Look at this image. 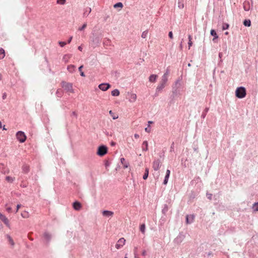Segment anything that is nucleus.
Instances as JSON below:
<instances>
[{"label": "nucleus", "instance_id": "44", "mask_svg": "<svg viewBox=\"0 0 258 258\" xmlns=\"http://www.w3.org/2000/svg\"><path fill=\"white\" fill-rule=\"evenodd\" d=\"M145 132H146L147 133H150L151 129L149 128V126H148L147 127L145 128Z\"/></svg>", "mask_w": 258, "mask_h": 258}, {"label": "nucleus", "instance_id": "26", "mask_svg": "<svg viewBox=\"0 0 258 258\" xmlns=\"http://www.w3.org/2000/svg\"><path fill=\"white\" fill-rule=\"evenodd\" d=\"M243 24L245 26L249 27L251 25V22L249 20H245L243 22Z\"/></svg>", "mask_w": 258, "mask_h": 258}, {"label": "nucleus", "instance_id": "18", "mask_svg": "<svg viewBox=\"0 0 258 258\" xmlns=\"http://www.w3.org/2000/svg\"><path fill=\"white\" fill-rule=\"evenodd\" d=\"M148 144L147 141H144L142 144V150L143 151H147L148 150Z\"/></svg>", "mask_w": 258, "mask_h": 258}, {"label": "nucleus", "instance_id": "53", "mask_svg": "<svg viewBox=\"0 0 258 258\" xmlns=\"http://www.w3.org/2000/svg\"><path fill=\"white\" fill-rule=\"evenodd\" d=\"M148 123L149 124L148 126H150V124L153 123V122L152 121H148Z\"/></svg>", "mask_w": 258, "mask_h": 258}, {"label": "nucleus", "instance_id": "37", "mask_svg": "<svg viewBox=\"0 0 258 258\" xmlns=\"http://www.w3.org/2000/svg\"><path fill=\"white\" fill-rule=\"evenodd\" d=\"M148 35V32L147 31H144L142 34V37L143 38H145L147 37Z\"/></svg>", "mask_w": 258, "mask_h": 258}, {"label": "nucleus", "instance_id": "8", "mask_svg": "<svg viewBox=\"0 0 258 258\" xmlns=\"http://www.w3.org/2000/svg\"><path fill=\"white\" fill-rule=\"evenodd\" d=\"M160 165L161 162L160 160L157 159L153 162L152 167L154 170L157 171L160 168Z\"/></svg>", "mask_w": 258, "mask_h": 258}, {"label": "nucleus", "instance_id": "42", "mask_svg": "<svg viewBox=\"0 0 258 258\" xmlns=\"http://www.w3.org/2000/svg\"><path fill=\"white\" fill-rule=\"evenodd\" d=\"M58 43L61 47H63L66 44V42L63 41H59Z\"/></svg>", "mask_w": 258, "mask_h": 258}, {"label": "nucleus", "instance_id": "3", "mask_svg": "<svg viewBox=\"0 0 258 258\" xmlns=\"http://www.w3.org/2000/svg\"><path fill=\"white\" fill-rule=\"evenodd\" d=\"M61 86L63 89L69 93H74L73 89V85L71 83L63 82L61 84Z\"/></svg>", "mask_w": 258, "mask_h": 258}, {"label": "nucleus", "instance_id": "61", "mask_svg": "<svg viewBox=\"0 0 258 258\" xmlns=\"http://www.w3.org/2000/svg\"><path fill=\"white\" fill-rule=\"evenodd\" d=\"M221 55H222L221 53H219V57H221Z\"/></svg>", "mask_w": 258, "mask_h": 258}, {"label": "nucleus", "instance_id": "19", "mask_svg": "<svg viewBox=\"0 0 258 258\" xmlns=\"http://www.w3.org/2000/svg\"><path fill=\"white\" fill-rule=\"evenodd\" d=\"M157 76L156 75H152L150 76L149 80L151 82H155L157 79Z\"/></svg>", "mask_w": 258, "mask_h": 258}, {"label": "nucleus", "instance_id": "23", "mask_svg": "<svg viewBox=\"0 0 258 258\" xmlns=\"http://www.w3.org/2000/svg\"><path fill=\"white\" fill-rule=\"evenodd\" d=\"M92 42L94 44L98 45L99 43H100V39L99 37H96L95 38H92Z\"/></svg>", "mask_w": 258, "mask_h": 258}, {"label": "nucleus", "instance_id": "59", "mask_svg": "<svg viewBox=\"0 0 258 258\" xmlns=\"http://www.w3.org/2000/svg\"><path fill=\"white\" fill-rule=\"evenodd\" d=\"M3 128L4 130H7V128L5 127V126H4Z\"/></svg>", "mask_w": 258, "mask_h": 258}, {"label": "nucleus", "instance_id": "25", "mask_svg": "<svg viewBox=\"0 0 258 258\" xmlns=\"http://www.w3.org/2000/svg\"><path fill=\"white\" fill-rule=\"evenodd\" d=\"M148 175H149V169L148 168H146L145 169V173L143 177V179L145 180L148 177Z\"/></svg>", "mask_w": 258, "mask_h": 258}, {"label": "nucleus", "instance_id": "27", "mask_svg": "<svg viewBox=\"0 0 258 258\" xmlns=\"http://www.w3.org/2000/svg\"><path fill=\"white\" fill-rule=\"evenodd\" d=\"M183 0H178V7L179 9H182L184 7V5L183 3Z\"/></svg>", "mask_w": 258, "mask_h": 258}, {"label": "nucleus", "instance_id": "15", "mask_svg": "<svg viewBox=\"0 0 258 258\" xmlns=\"http://www.w3.org/2000/svg\"><path fill=\"white\" fill-rule=\"evenodd\" d=\"M243 9L246 11H248L250 9V4L249 2L245 1L244 2Z\"/></svg>", "mask_w": 258, "mask_h": 258}, {"label": "nucleus", "instance_id": "58", "mask_svg": "<svg viewBox=\"0 0 258 258\" xmlns=\"http://www.w3.org/2000/svg\"><path fill=\"white\" fill-rule=\"evenodd\" d=\"M2 127V123L1 122V121H0V128H1Z\"/></svg>", "mask_w": 258, "mask_h": 258}, {"label": "nucleus", "instance_id": "40", "mask_svg": "<svg viewBox=\"0 0 258 258\" xmlns=\"http://www.w3.org/2000/svg\"><path fill=\"white\" fill-rule=\"evenodd\" d=\"M87 27V24L85 23L81 28H79V30H83Z\"/></svg>", "mask_w": 258, "mask_h": 258}, {"label": "nucleus", "instance_id": "29", "mask_svg": "<svg viewBox=\"0 0 258 258\" xmlns=\"http://www.w3.org/2000/svg\"><path fill=\"white\" fill-rule=\"evenodd\" d=\"M109 113L112 117L113 119H116L118 117V115L115 114L111 110L109 111Z\"/></svg>", "mask_w": 258, "mask_h": 258}, {"label": "nucleus", "instance_id": "1", "mask_svg": "<svg viewBox=\"0 0 258 258\" xmlns=\"http://www.w3.org/2000/svg\"><path fill=\"white\" fill-rule=\"evenodd\" d=\"M169 74V71L167 70L162 77L161 82L156 88V91L160 92L165 87V84L168 80V76Z\"/></svg>", "mask_w": 258, "mask_h": 258}, {"label": "nucleus", "instance_id": "43", "mask_svg": "<svg viewBox=\"0 0 258 258\" xmlns=\"http://www.w3.org/2000/svg\"><path fill=\"white\" fill-rule=\"evenodd\" d=\"M7 97V94L6 92H4L3 93V95H2V99L3 100H5L6 99Z\"/></svg>", "mask_w": 258, "mask_h": 258}, {"label": "nucleus", "instance_id": "11", "mask_svg": "<svg viewBox=\"0 0 258 258\" xmlns=\"http://www.w3.org/2000/svg\"><path fill=\"white\" fill-rule=\"evenodd\" d=\"M195 216L194 215H188L186 217V223L190 224L194 222Z\"/></svg>", "mask_w": 258, "mask_h": 258}, {"label": "nucleus", "instance_id": "6", "mask_svg": "<svg viewBox=\"0 0 258 258\" xmlns=\"http://www.w3.org/2000/svg\"><path fill=\"white\" fill-rule=\"evenodd\" d=\"M125 239L124 238H120L117 243L115 245V247L116 249H119L121 248L125 244Z\"/></svg>", "mask_w": 258, "mask_h": 258}, {"label": "nucleus", "instance_id": "24", "mask_svg": "<svg viewBox=\"0 0 258 258\" xmlns=\"http://www.w3.org/2000/svg\"><path fill=\"white\" fill-rule=\"evenodd\" d=\"M111 95L113 96H118L119 95V91L118 89H115L111 92Z\"/></svg>", "mask_w": 258, "mask_h": 258}, {"label": "nucleus", "instance_id": "10", "mask_svg": "<svg viewBox=\"0 0 258 258\" xmlns=\"http://www.w3.org/2000/svg\"><path fill=\"white\" fill-rule=\"evenodd\" d=\"M128 101L131 102L133 103L135 102L137 100V95L135 93H128Z\"/></svg>", "mask_w": 258, "mask_h": 258}, {"label": "nucleus", "instance_id": "57", "mask_svg": "<svg viewBox=\"0 0 258 258\" xmlns=\"http://www.w3.org/2000/svg\"><path fill=\"white\" fill-rule=\"evenodd\" d=\"M146 254V251H144L143 252V255H145Z\"/></svg>", "mask_w": 258, "mask_h": 258}, {"label": "nucleus", "instance_id": "30", "mask_svg": "<svg viewBox=\"0 0 258 258\" xmlns=\"http://www.w3.org/2000/svg\"><path fill=\"white\" fill-rule=\"evenodd\" d=\"M74 70L75 66L74 65H70L68 67V70L71 73L73 72Z\"/></svg>", "mask_w": 258, "mask_h": 258}, {"label": "nucleus", "instance_id": "33", "mask_svg": "<svg viewBox=\"0 0 258 258\" xmlns=\"http://www.w3.org/2000/svg\"><path fill=\"white\" fill-rule=\"evenodd\" d=\"M168 206L166 205H165L164 206V208L162 209V213L163 214H165L168 211Z\"/></svg>", "mask_w": 258, "mask_h": 258}, {"label": "nucleus", "instance_id": "51", "mask_svg": "<svg viewBox=\"0 0 258 258\" xmlns=\"http://www.w3.org/2000/svg\"><path fill=\"white\" fill-rule=\"evenodd\" d=\"M7 211L8 212H11V210H12V209L10 207H8L7 208Z\"/></svg>", "mask_w": 258, "mask_h": 258}, {"label": "nucleus", "instance_id": "48", "mask_svg": "<svg viewBox=\"0 0 258 258\" xmlns=\"http://www.w3.org/2000/svg\"><path fill=\"white\" fill-rule=\"evenodd\" d=\"M21 207V205H20V204L17 205L16 212H18V211L19 210V209Z\"/></svg>", "mask_w": 258, "mask_h": 258}, {"label": "nucleus", "instance_id": "64", "mask_svg": "<svg viewBox=\"0 0 258 258\" xmlns=\"http://www.w3.org/2000/svg\"><path fill=\"white\" fill-rule=\"evenodd\" d=\"M124 258H128L126 255L125 256Z\"/></svg>", "mask_w": 258, "mask_h": 258}, {"label": "nucleus", "instance_id": "55", "mask_svg": "<svg viewBox=\"0 0 258 258\" xmlns=\"http://www.w3.org/2000/svg\"><path fill=\"white\" fill-rule=\"evenodd\" d=\"M78 49L80 51H82V47L81 46H79L78 47Z\"/></svg>", "mask_w": 258, "mask_h": 258}, {"label": "nucleus", "instance_id": "41", "mask_svg": "<svg viewBox=\"0 0 258 258\" xmlns=\"http://www.w3.org/2000/svg\"><path fill=\"white\" fill-rule=\"evenodd\" d=\"M229 28V25L228 24H224L223 26V30L227 29Z\"/></svg>", "mask_w": 258, "mask_h": 258}, {"label": "nucleus", "instance_id": "12", "mask_svg": "<svg viewBox=\"0 0 258 258\" xmlns=\"http://www.w3.org/2000/svg\"><path fill=\"white\" fill-rule=\"evenodd\" d=\"M73 207L75 210L80 211L82 208V205L80 202L76 201L73 203Z\"/></svg>", "mask_w": 258, "mask_h": 258}, {"label": "nucleus", "instance_id": "28", "mask_svg": "<svg viewBox=\"0 0 258 258\" xmlns=\"http://www.w3.org/2000/svg\"><path fill=\"white\" fill-rule=\"evenodd\" d=\"M5 56V50L3 48H0V59H3Z\"/></svg>", "mask_w": 258, "mask_h": 258}, {"label": "nucleus", "instance_id": "47", "mask_svg": "<svg viewBox=\"0 0 258 258\" xmlns=\"http://www.w3.org/2000/svg\"><path fill=\"white\" fill-rule=\"evenodd\" d=\"M168 35H169V37L170 38H173V34H172V32L171 31L169 32V34Z\"/></svg>", "mask_w": 258, "mask_h": 258}, {"label": "nucleus", "instance_id": "62", "mask_svg": "<svg viewBox=\"0 0 258 258\" xmlns=\"http://www.w3.org/2000/svg\"><path fill=\"white\" fill-rule=\"evenodd\" d=\"M180 48H181V49H182V44H181L180 45Z\"/></svg>", "mask_w": 258, "mask_h": 258}, {"label": "nucleus", "instance_id": "32", "mask_svg": "<svg viewBox=\"0 0 258 258\" xmlns=\"http://www.w3.org/2000/svg\"><path fill=\"white\" fill-rule=\"evenodd\" d=\"M15 179L14 177H12L11 176H7L6 177V180L9 182H12Z\"/></svg>", "mask_w": 258, "mask_h": 258}, {"label": "nucleus", "instance_id": "4", "mask_svg": "<svg viewBox=\"0 0 258 258\" xmlns=\"http://www.w3.org/2000/svg\"><path fill=\"white\" fill-rule=\"evenodd\" d=\"M16 138L20 143H24L26 140V136L22 131H19L16 133Z\"/></svg>", "mask_w": 258, "mask_h": 258}, {"label": "nucleus", "instance_id": "60", "mask_svg": "<svg viewBox=\"0 0 258 258\" xmlns=\"http://www.w3.org/2000/svg\"><path fill=\"white\" fill-rule=\"evenodd\" d=\"M2 75H1V74H0V81L2 79Z\"/></svg>", "mask_w": 258, "mask_h": 258}, {"label": "nucleus", "instance_id": "46", "mask_svg": "<svg viewBox=\"0 0 258 258\" xmlns=\"http://www.w3.org/2000/svg\"><path fill=\"white\" fill-rule=\"evenodd\" d=\"M207 198L211 200L212 199V194H207Z\"/></svg>", "mask_w": 258, "mask_h": 258}, {"label": "nucleus", "instance_id": "35", "mask_svg": "<svg viewBox=\"0 0 258 258\" xmlns=\"http://www.w3.org/2000/svg\"><path fill=\"white\" fill-rule=\"evenodd\" d=\"M122 7H123V5H122V4L121 3H116V4H115L114 5V8H118V7H119V8H122Z\"/></svg>", "mask_w": 258, "mask_h": 258}, {"label": "nucleus", "instance_id": "20", "mask_svg": "<svg viewBox=\"0 0 258 258\" xmlns=\"http://www.w3.org/2000/svg\"><path fill=\"white\" fill-rule=\"evenodd\" d=\"M21 216L24 218H28L30 215L28 212L24 211L21 213Z\"/></svg>", "mask_w": 258, "mask_h": 258}, {"label": "nucleus", "instance_id": "13", "mask_svg": "<svg viewBox=\"0 0 258 258\" xmlns=\"http://www.w3.org/2000/svg\"><path fill=\"white\" fill-rule=\"evenodd\" d=\"M114 213L110 211L104 210L102 211V215L105 217H112Z\"/></svg>", "mask_w": 258, "mask_h": 258}, {"label": "nucleus", "instance_id": "39", "mask_svg": "<svg viewBox=\"0 0 258 258\" xmlns=\"http://www.w3.org/2000/svg\"><path fill=\"white\" fill-rule=\"evenodd\" d=\"M88 10H86V11L84 13V15H88V14H89L91 12V9L90 8H88Z\"/></svg>", "mask_w": 258, "mask_h": 258}, {"label": "nucleus", "instance_id": "54", "mask_svg": "<svg viewBox=\"0 0 258 258\" xmlns=\"http://www.w3.org/2000/svg\"><path fill=\"white\" fill-rule=\"evenodd\" d=\"M72 114H73L74 116H77V113H76V112H73L72 113Z\"/></svg>", "mask_w": 258, "mask_h": 258}, {"label": "nucleus", "instance_id": "16", "mask_svg": "<svg viewBox=\"0 0 258 258\" xmlns=\"http://www.w3.org/2000/svg\"><path fill=\"white\" fill-rule=\"evenodd\" d=\"M251 209L253 212H258V202L255 203L252 205Z\"/></svg>", "mask_w": 258, "mask_h": 258}, {"label": "nucleus", "instance_id": "22", "mask_svg": "<svg viewBox=\"0 0 258 258\" xmlns=\"http://www.w3.org/2000/svg\"><path fill=\"white\" fill-rule=\"evenodd\" d=\"M71 54H65L63 57V60L65 62H68L69 59L71 58Z\"/></svg>", "mask_w": 258, "mask_h": 258}, {"label": "nucleus", "instance_id": "52", "mask_svg": "<svg viewBox=\"0 0 258 258\" xmlns=\"http://www.w3.org/2000/svg\"><path fill=\"white\" fill-rule=\"evenodd\" d=\"M72 39V36L70 37V38H69V39L68 41V43H70L71 42Z\"/></svg>", "mask_w": 258, "mask_h": 258}, {"label": "nucleus", "instance_id": "34", "mask_svg": "<svg viewBox=\"0 0 258 258\" xmlns=\"http://www.w3.org/2000/svg\"><path fill=\"white\" fill-rule=\"evenodd\" d=\"M66 2V0H57V2H56L57 4L61 5H64Z\"/></svg>", "mask_w": 258, "mask_h": 258}, {"label": "nucleus", "instance_id": "17", "mask_svg": "<svg viewBox=\"0 0 258 258\" xmlns=\"http://www.w3.org/2000/svg\"><path fill=\"white\" fill-rule=\"evenodd\" d=\"M210 34L211 35L213 36L214 38L213 39V41H215L216 39L218 38V36L217 35L216 32L214 30H211L210 32Z\"/></svg>", "mask_w": 258, "mask_h": 258}, {"label": "nucleus", "instance_id": "63", "mask_svg": "<svg viewBox=\"0 0 258 258\" xmlns=\"http://www.w3.org/2000/svg\"><path fill=\"white\" fill-rule=\"evenodd\" d=\"M137 249V247H135V252H136Z\"/></svg>", "mask_w": 258, "mask_h": 258}, {"label": "nucleus", "instance_id": "21", "mask_svg": "<svg viewBox=\"0 0 258 258\" xmlns=\"http://www.w3.org/2000/svg\"><path fill=\"white\" fill-rule=\"evenodd\" d=\"M7 239L9 241V243L12 246H14L15 245V242L13 240L12 238L9 235L7 236Z\"/></svg>", "mask_w": 258, "mask_h": 258}, {"label": "nucleus", "instance_id": "9", "mask_svg": "<svg viewBox=\"0 0 258 258\" xmlns=\"http://www.w3.org/2000/svg\"><path fill=\"white\" fill-rule=\"evenodd\" d=\"M98 87L102 91H105L110 87V85L108 83H102L100 84Z\"/></svg>", "mask_w": 258, "mask_h": 258}, {"label": "nucleus", "instance_id": "2", "mask_svg": "<svg viewBox=\"0 0 258 258\" xmlns=\"http://www.w3.org/2000/svg\"><path fill=\"white\" fill-rule=\"evenodd\" d=\"M246 95V89L243 87H238L235 90V96L238 98H243Z\"/></svg>", "mask_w": 258, "mask_h": 258}, {"label": "nucleus", "instance_id": "45", "mask_svg": "<svg viewBox=\"0 0 258 258\" xmlns=\"http://www.w3.org/2000/svg\"><path fill=\"white\" fill-rule=\"evenodd\" d=\"M192 42L191 41H190V40H189V41H188V49L190 48V46H192Z\"/></svg>", "mask_w": 258, "mask_h": 258}, {"label": "nucleus", "instance_id": "50", "mask_svg": "<svg viewBox=\"0 0 258 258\" xmlns=\"http://www.w3.org/2000/svg\"><path fill=\"white\" fill-rule=\"evenodd\" d=\"M139 135L137 134H136L134 135V137L136 138V139H138L139 138Z\"/></svg>", "mask_w": 258, "mask_h": 258}, {"label": "nucleus", "instance_id": "5", "mask_svg": "<svg viewBox=\"0 0 258 258\" xmlns=\"http://www.w3.org/2000/svg\"><path fill=\"white\" fill-rule=\"evenodd\" d=\"M107 148L105 146H99L98 148L97 154L100 156H103L107 153Z\"/></svg>", "mask_w": 258, "mask_h": 258}, {"label": "nucleus", "instance_id": "14", "mask_svg": "<svg viewBox=\"0 0 258 258\" xmlns=\"http://www.w3.org/2000/svg\"><path fill=\"white\" fill-rule=\"evenodd\" d=\"M120 161L123 166L124 168H126L129 166V163L125 160V159L122 157L120 159Z\"/></svg>", "mask_w": 258, "mask_h": 258}, {"label": "nucleus", "instance_id": "36", "mask_svg": "<svg viewBox=\"0 0 258 258\" xmlns=\"http://www.w3.org/2000/svg\"><path fill=\"white\" fill-rule=\"evenodd\" d=\"M83 67V66H81L79 68V71L80 72V75L82 77H85V74L84 73V72H82V69Z\"/></svg>", "mask_w": 258, "mask_h": 258}, {"label": "nucleus", "instance_id": "7", "mask_svg": "<svg viewBox=\"0 0 258 258\" xmlns=\"http://www.w3.org/2000/svg\"><path fill=\"white\" fill-rule=\"evenodd\" d=\"M0 219L7 227H10V224L9 219L1 213H0Z\"/></svg>", "mask_w": 258, "mask_h": 258}, {"label": "nucleus", "instance_id": "38", "mask_svg": "<svg viewBox=\"0 0 258 258\" xmlns=\"http://www.w3.org/2000/svg\"><path fill=\"white\" fill-rule=\"evenodd\" d=\"M169 177V176L165 175L163 183L164 184H166L168 182V178Z\"/></svg>", "mask_w": 258, "mask_h": 258}, {"label": "nucleus", "instance_id": "56", "mask_svg": "<svg viewBox=\"0 0 258 258\" xmlns=\"http://www.w3.org/2000/svg\"><path fill=\"white\" fill-rule=\"evenodd\" d=\"M188 39L189 40H190V41H191V36L190 35L188 36Z\"/></svg>", "mask_w": 258, "mask_h": 258}, {"label": "nucleus", "instance_id": "49", "mask_svg": "<svg viewBox=\"0 0 258 258\" xmlns=\"http://www.w3.org/2000/svg\"><path fill=\"white\" fill-rule=\"evenodd\" d=\"M170 171L169 170H167L166 171V175H167V176H169L170 175Z\"/></svg>", "mask_w": 258, "mask_h": 258}, {"label": "nucleus", "instance_id": "31", "mask_svg": "<svg viewBox=\"0 0 258 258\" xmlns=\"http://www.w3.org/2000/svg\"><path fill=\"white\" fill-rule=\"evenodd\" d=\"M145 228H146L145 225L144 224H143L140 226V231L143 234L145 233Z\"/></svg>", "mask_w": 258, "mask_h": 258}]
</instances>
